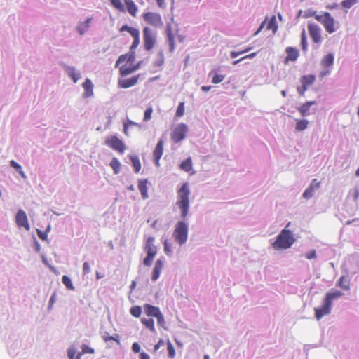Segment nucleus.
<instances>
[{
    "instance_id": "obj_1",
    "label": "nucleus",
    "mask_w": 359,
    "mask_h": 359,
    "mask_svg": "<svg viewBox=\"0 0 359 359\" xmlns=\"http://www.w3.org/2000/svg\"><path fill=\"white\" fill-rule=\"evenodd\" d=\"M121 32L127 31L133 38V41L130 46V52L119 56L116 62L115 67H119V74L122 76H126L132 74L140 68V62L134 65L135 59V52L133 51L140 44V32L137 29L129 27L127 25L122 26L119 30Z\"/></svg>"
},
{
    "instance_id": "obj_2",
    "label": "nucleus",
    "mask_w": 359,
    "mask_h": 359,
    "mask_svg": "<svg viewBox=\"0 0 359 359\" xmlns=\"http://www.w3.org/2000/svg\"><path fill=\"white\" fill-rule=\"evenodd\" d=\"M290 222L278 235L276 240L272 243V247L276 250H286L290 248L295 242V238L291 231L287 229Z\"/></svg>"
},
{
    "instance_id": "obj_3",
    "label": "nucleus",
    "mask_w": 359,
    "mask_h": 359,
    "mask_svg": "<svg viewBox=\"0 0 359 359\" xmlns=\"http://www.w3.org/2000/svg\"><path fill=\"white\" fill-rule=\"evenodd\" d=\"M189 195L190 190L189 184L185 182L177 191V200L176 202V205L181 211V216L182 218H185L189 213Z\"/></svg>"
},
{
    "instance_id": "obj_4",
    "label": "nucleus",
    "mask_w": 359,
    "mask_h": 359,
    "mask_svg": "<svg viewBox=\"0 0 359 359\" xmlns=\"http://www.w3.org/2000/svg\"><path fill=\"white\" fill-rule=\"evenodd\" d=\"M315 19L320 22L325 31L329 34L335 32L339 27V25L328 12H324L321 15H315Z\"/></svg>"
},
{
    "instance_id": "obj_5",
    "label": "nucleus",
    "mask_w": 359,
    "mask_h": 359,
    "mask_svg": "<svg viewBox=\"0 0 359 359\" xmlns=\"http://www.w3.org/2000/svg\"><path fill=\"white\" fill-rule=\"evenodd\" d=\"M173 237L175 241L180 245H184L188 238V226L182 221L178 222L173 232Z\"/></svg>"
},
{
    "instance_id": "obj_6",
    "label": "nucleus",
    "mask_w": 359,
    "mask_h": 359,
    "mask_svg": "<svg viewBox=\"0 0 359 359\" xmlns=\"http://www.w3.org/2000/svg\"><path fill=\"white\" fill-rule=\"evenodd\" d=\"M154 238L150 236L147 238L144 250L147 252V257L144 259L143 263L145 266H149L151 265L154 258L157 252L156 247L154 244Z\"/></svg>"
},
{
    "instance_id": "obj_7",
    "label": "nucleus",
    "mask_w": 359,
    "mask_h": 359,
    "mask_svg": "<svg viewBox=\"0 0 359 359\" xmlns=\"http://www.w3.org/2000/svg\"><path fill=\"white\" fill-rule=\"evenodd\" d=\"M144 48L147 51L154 48L156 43V37L154 31L149 27H144L142 30Z\"/></svg>"
},
{
    "instance_id": "obj_8",
    "label": "nucleus",
    "mask_w": 359,
    "mask_h": 359,
    "mask_svg": "<svg viewBox=\"0 0 359 359\" xmlns=\"http://www.w3.org/2000/svg\"><path fill=\"white\" fill-rule=\"evenodd\" d=\"M334 55L331 53H327L322 58L320 65L324 69L319 72V77L323 79L330 74L331 67L334 64Z\"/></svg>"
},
{
    "instance_id": "obj_9",
    "label": "nucleus",
    "mask_w": 359,
    "mask_h": 359,
    "mask_svg": "<svg viewBox=\"0 0 359 359\" xmlns=\"http://www.w3.org/2000/svg\"><path fill=\"white\" fill-rule=\"evenodd\" d=\"M104 143L107 146L120 154H123L126 149L123 142L115 135L107 137Z\"/></svg>"
},
{
    "instance_id": "obj_10",
    "label": "nucleus",
    "mask_w": 359,
    "mask_h": 359,
    "mask_svg": "<svg viewBox=\"0 0 359 359\" xmlns=\"http://www.w3.org/2000/svg\"><path fill=\"white\" fill-rule=\"evenodd\" d=\"M308 32L314 43L320 44L322 42L321 29L320 27L314 23H309Z\"/></svg>"
},
{
    "instance_id": "obj_11",
    "label": "nucleus",
    "mask_w": 359,
    "mask_h": 359,
    "mask_svg": "<svg viewBox=\"0 0 359 359\" xmlns=\"http://www.w3.org/2000/svg\"><path fill=\"white\" fill-rule=\"evenodd\" d=\"M315 80L316 76L313 74L302 76L300 79L302 86L297 87V91L299 94L301 96H303L304 95L305 91L307 90L308 88L313 84Z\"/></svg>"
},
{
    "instance_id": "obj_12",
    "label": "nucleus",
    "mask_w": 359,
    "mask_h": 359,
    "mask_svg": "<svg viewBox=\"0 0 359 359\" xmlns=\"http://www.w3.org/2000/svg\"><path fill=\"white\" fill-rule=\"evenodd\" d=\"M144 20L154 27L161 26L162 22V18L159 13L154 12H147L142 15Z\"/></svg>"
},
{
    "instance_id": "obj_13",
    "label": "nucleus",
    "mask_w": 359,
    "mask_h": 359,
    "mask_svg": "<svg viewBox=\"0 0 359 359\" xmlns=\"http://www.w3.org/2000/svg\"><path fill=\"white\" fill-rule=\"evenodd\" d=\"M187 131V128L185 124H180L176 127L172 134V139L175 142H179L182 140Z\"/></svg>"
},
{
    "instance_id": "obj_14",
    "label": "nucleus",
    "mask_w": 359,
    "mask_h": 359,
    "mask_svg": "<svg viewBox=\"0 0 359 359\" xmlns=\"http://www.w3.org/2000/svg\"><path fill=\"white\" fill-rule=\"evenodd\" d=\"M15 222L18 227L25 228L27 231L30 229L28 222L27 217L25 212L22 210H19L15 217Z\"/></svg>"
},
{
    "instance_id": "obj_15",
    "label": "nucleus",
    "mask_w": 359,
    "mask_h": 359,
    "mask_svg": "<svg viewBox=\"0 0 359 359\" xmlns=\"http://www.w3.org/2000/svg\"><path fill=\"white\" fill-rule=\"evenodd\" d=\"M140 75L133 76L130 78H121L118 81V86L121 88H128L134 86L137 83Z\"/></svg>"
},
{
    "instance_id": "obj_16",
    "label": "nucleus",
    "mask_w": 359,
    "mask_h": 359,
    "mask_svg": "<svg viewBox=\"0 0 359 359\" xmlns=\"http://www.w3.org/2000/svg\"><path fill=\"white\" fill-rule=\"evenodd\" d=\"M332 305L328 304L325 300H323V305L321 308H315V317L319 320L323 316L329 314L331 311Z\"/></svg>"
},
{
    "instance_id": "obj_17",
    "label": "nucleus",
    "mask_w": 359,
    "mask_h": 359,
    "mask_svg": "<svg viewBox=\"0 0 359 359\" xmlns=\"http://www.w3.org/2000/svg\"><path fill=\"white\" fill-rule=\"evenodd\" d=\"M286 57L285 58V63H287L290 61L294 62L296 61L299 56V52L298 49L296 48H293L291 46L287 47L285 48Z\"/></svg>"
},
{
    "instance_id": "obj_18",
    "label": "nucleus",
    "mask_w": 359,
    "mask_h": 359,
    "mask_svg": "<svg viewBox=\"0 0 359 359\" xmlns=\"http://www.w3.org/2000/svg\"><path fill=\"white\" fill-rule=\"evenodd\" d=\"M143 307L144 313L149 317L156 318L161 313L158 307L149 304H145Z\"/></svg>"
},
{
    "instance_id": "obj_19",
    "label": "nucleus",
    "mask_w": 359,
    "mask_h": 359,
    "mask_svg": "<svg viewBox=\"0 0 359 359\" xmlns=\"http://www.w3.org/2000/svg\"><path fill=\"white\" fill-rule=\"evenodd\" d=\"M163 267V262L161 259H157L155 262L152 271L151 280L156 281L160 276L161 272Z\"/></svg>"
},
{
    "instance_id": "obj_20",
    "label": "nucleus",
    "mask_w": 359,
    "mask_h": 359,
    "mask_svg": "<svg viewBox=\"0 0 359 359\" xmlns=\"http://www.w3.org/2000/svg\"><path fill=\"white\" fill-rule=\"evenodd\" d=\"M163 141L162 140H160L158 142V143L156 146V148L153 152V156L156 161V165L159 164V160L163 155Z\"/></svg>"
},
{
    "instance_id": "obj_21",
    "label": "nucleus",
    "mask_w": 359,
    "mask_h": 359,
    "mask_svg": "<svg viewBox=\"0 0 359 359\" xmlns=\"http://www.w3.org/2000/svg\"><path fill=\"white\" fill-rule=\"evenodd\" d=\"M343 293L337 290H332L326 294L324 300L328 302V304L332 305L333 300L341 297Z\"/></svg>"
},
{
    "instance_id": "obj_22",
    "label": "nucleus",
    "mask_w": 359,
    "mask_h": 359,
    "mask_svg": "<svg viewBox=\"0 0 359 359\" xmlns=\"http://www.w3.org/2000/svg\"><path fill=\"white\" fill-rule=\"evenodd\" d=\"M82 86L84 89V97H88L93 95V84L89 79H86Z\"/></svg>"
},
{
    "instance_id": "obj_23",
    "label": "nucleus",
    "mask_w": 359,
    "mask_h": 359,
    "mask_svg": "<svg viewBox=\"0 0 359 359\" xmlns=\"http://www.w3.org/2000/svg\"><path fill=\"white\" fill-rule=\"evenodd\" d=\"M126 11L133 16L135 17L137 13V6L133 0H124Z\"/></svg>"
},
{
    "instance_id": "obj_24",
    "label": "nucleus",
    "mask_w": 359,
    "mask_h": 359,
    "mask_svg": "<svg viewBox=\"0 0 359 359\" xmlns=\"http://www.w3.org/2000/svg\"><path fill=\"white\" fill-rule=\"evenodd\" d=\"M316 104V101H309L302 104L297 109L302 116H306L309 114V110L310 107Z\"/></svg>"
},
{
    "instance_id": "obj_25",
    "label": "nucleus",
    "mask_w": 359,
    "mask_h": 359,
    "mask_svg": "<svg viewBox=\"0 0 359 359\" xmlns=\"http://www.w3.org/2000/svg\"><path fill=\"white\" fill-rule=\"evenodd\" d=\"M336 285L344 290H349L350 289V280L348 277L342 276L337 280Z\"/></svg>"
},
{
    "instance_id": "obj_26",
    "label": "nucleus",
    "mask_w": 359,
    "mask_h": 359,
    "mask_svg": "<svg viewBox=\"0 0 359 359\" xmlns=\"http://www.w3.org/2000/svg\"><path fill=\"white\" fill-rule=\"evenodd\" d=\"M138 189L141 193L143 199H147L149 197L147 192V180H141L138 182Z\"/></svg>"
},
{
    "instance_id": "obj_27",
    "label": "nucleus",
    "mask_w": 359,
    "mask_h": 359,
    "mask_svg": "<svg viewBox=\"0 0 359 359\" xmlns=\"http://www.w3.org/2000/svg\"><path fill=\"white\" fill-rule=\"evenodd\" d=\"M213 75L212 78V83L214 84H217L221 83L225 78L224 74H217L215 71L212 70L210 72L209 76Z\"/></svg>"
},
{
    "instance_id": "obj_28",
    "label": "nucleus",
    "mask_w": 359,
    "mask_h": 359,
    "mask_svg": "<svg viewBox=\"0 0 359 359\" xmlns=\"http://www.w3.org/2000/svg\"><path fill=\"white\" fill-rule=\"evenodd\" d=\"M67 72L68 76L72 79L74 83H76L79 79L80 74L76 71L75 68L73 67H68Z\"/></svg>"
},
{
    "instance_id": "obj_29",
    "label": "nucleus",
    "mask_w": 359,
    "mask_h": 359,
    "mask_svg": "<svg viewBox=\"0 0 359 359\" xmlns=\"http://www.w3.org/2000/svg\"><path fill=\"white\" fill-rule=\"evenodd\" d=\"M91 18H88L85 22H81L77 28L78 32L80 34H83L86 30L88 29L90 24L91 22Z\"/></svg>"
},
{
    "instance_id": "obj_30",
    "label": "nucleus",
    "mask_w": 359,
    "mask_h": 359,
    "mask_svg": "<svg viewBox=\"0 0 359 359\" xmlns=\"http://www.w3.org/2000/svg\"><path fill=\"white\" fill-rule=\"evenodd\" d=\"M142 323L148 329H149L151 332H154L156 331L154 327V321L152 318L147 319L145 318H141Z\"/></svg>"
},
{
    "instance_id": "obj_31",
    "label": "nucleus",
    "mask_w": 359,
    "mask_h": 359,
    "mask_svg": "<svg viewBox=\"0 0 359 359\" xmlns=\"http://www.w3.org/2000/svg\"><path fill=\"white\" fill-rule=\"evenodd\" d=\"M109 165L113 169L114 174H118L120 172L121 164L116 158H113Z\"/></svg>"
},
{
    "instance_id": "obj_32",
    "label": "nucleus",
    "mask_w": 359,
    "mask_h": 359,
    "mask_svg": "<svg viewBox=\"0 0 359 359\" xmlns=\"http://www.w3.org/2000/svg\"><path fill=\"white\" fill-rule=\"evenodd\" d=\"M111 6L119 12H126V8L121 0H109Z\"/></svg>"
},
{
    "instance_id": "obj_33",
    "label": "nucleus",
    "mask_w": 359,
    "mask_h": 359,
    "mask_svg": "<svg viewBox=\"0 0 359 359\" xmlns=\"http://www.w3.org/2000/svg\"><path fill=\"white\" fill-rule=\"evenodd\" d=\"M130 161L132 162V165L134 168L135 172H136V173L139 172L141 169V163L139 160L138 156H130Z\"/></svg>"
},
{
    "instance_id": "obj_34",
    "label": "nucleus",
    "mask_w": 359,
    "mask_h": 359,
    "mask_svg": "<svg viewBox=\"0 0 359 359\" xmlns=\"http://www.w3.org/2000/svg\"><path fill=\"white\" fill-rule=\"evenodd\" d=\"M301 46L302 49L304 52H307L308 50V42L306 38V34L304 29H302L301 33Z\"/></svg>"
},
{
    "instance_id": "obj_35",
    "label": "nucleus",
    "mask_w": 359,
    "mask_h": 359,
    "mask_svg": "<svg viewBox=\"0 0 359 359\" xmlns=\"http://www.w3.org/2000/svg\"><path fill=\"white\" fill-rule=\"evenodd\" d=\"M309 124V121L306 119L297 120L295 128L298 131L305 130Z\"/></svg>"
},
{
    "instance_id": "obj_36",
    "label": "nucleus",
    "mask_w": 359,
    "mask_h": 359,
    "mask_svg": "<svg viewBox=\"0 0 359 359\" xmlns=\"http://www.w3.org/2000/svg\"><path fill=\"white\" fill-rule=\"evenodd\" d=\"M358 3V0H343L341 3V6L347 13L348 10Z\"/></svg>"
},
{
    "instance_id": "obj_37",
    "label": "nucleus",
    "mask_w": 359,
    "mask_h": 359,
    "mask_svg": "<svg viewBox=\"0 0 359 359\" xmlns=\"http://www.w3.org/2000/svg\"><path fill=\"white\" fill-rule=\"evenodd\" d=\"M180 168L182 170L189 172L192 169V162L190 158H188L187 159L184 160L182 162L180 165Z\"/></svg>"
},
{
    "instance_id": "obj_38",
    "label": "nucleus",
    "mask_w": 359,
    "mask_h": 359,
    "mask_svg": "<svg viewBox=\"0 0 359 359\" xmlns=\"http://www.w3.org/2000/svg\"><path fill=\"white\" fill-rule=\"evenodd\" d=\"M62 282L65 285V286L67 287V289L69 290H74V287L72 283L71 279L67 276H63L62 278Z\"/></svg>"
},
{
    "instance_id": "obj_39",
    "label": "nucleus",
    "mask_w": 359,
    "mask_h": 359,
    "mask_svg": "<svg viewBox=\"0 0 359 359\" xmlns=\"http://www.w3.org/2000/svg\"><path fill=\"white\" fill-rule=\"evenodd\" d=\"M130 313L133 316L139 318L142 313V309L139 306H133L130 310Z\"/></svg>"
},
{
    "instance_id": "obj_40",
    "label": "nucleus",
    "mask_w": 359,
    "mask_h": 359,
    "mask_svg": "<svg viewBox=\"0 0 359 359\" xmlns=\"http://www.w3.org/2000/svg\"><path fill=\"white\" fill-rule=\"evenodd\" d=\"M10 165H11V167L15 168L20 173V175L22 177H25V173L22 171V167H21V165L20 164H18L15 161L12 160V161H10Z\"/></svg>"
},
{
    "instance_id": "obj_41",
    "label": "nucleus",
    "mask_w": 359,
    "mask_h": 359,
    "mask_svg": "<svg viewBox=\"0 0 359 359\" xmlns=\"http://www.w3.org/2000/svg\"><path fill=\"white\" fill-rule=\"evenodd\" d=\"M315 190H313L312 186H309V187L304 191L303 193V197L306 199H309L313 196Z\"/></svg>"
},
{
    "instance_id": "obj_42",
    "label": "nucleus",
    "mask_w": 359,
    "mask_h": 359,
    "mask_svg": "<svg viewBox=\"0 0 359 359\" xmlns=\"http://www.w3.org/2000/svg\"><path fill=\"white\" fill-rule=\"evenodd\" d=\"M167 350L168 356L171 358H173L175 356V349L173 345L170 343V341H168V343Z\"/></svg>"
},
{
    "instance_id": "obj_43",
    "label": "nucleus",
    "mask_w": 359,
    "mask_h": 359,
    "mask_svg": "<svg viewBox=\"0 0 359 359\" xmlns=\"http://www.w3.org/2000/svg\"><path fill=\"white\" fill-rule=\"evenodd\" d=\"M184 103L180 102L177 107L175 115L177 117H181L184 115Z\"/></svg>"
},
{
    "instance_id": "obj_44",
    "label": "nucleus",
    "mask_w": 359,
    "mask_h": 359,
    "mask_svg": "<svg viewBox=\"0 0 359 359\" xmlns=\"http://www.w3.org/2000/svg\"><path fill=\"white\" fill-rule=\"evenodd\" d=\"M153 112V109L151 107H148L144 114V121H148L151 118V114Z\"/></svg>"
},
{
    "instance_id": "obj_45",
    "label": "nucleus",
    "mask_w": 359,
    "mask_h": 359,
    "mask_svg": "<svg viewBox=\"0 0 359 359\" xmlns=\"http://www.w3.org/2000/svg\"><path fill=\"white\" fill-rule=\"evenodd\" d=\"M251 49H252V47H248L247 48H245V50H241V51H238V52L237 51H232L230 53V56H231V58H236L238 55L250 51Z\"/></svg>"
},
{
    "instance_id": "obj_46",
    "label": "nucleus",
    "mask_w": 359,
    "mask_h": 359,
    "mask_svg": "<svg viewBox=\"0 0 359 359\" xmlns=\"http://www.w3.org/2000/svg\"><path fill=\"white\" fill-rule=\"evenodd\" d=\"M136 123L130 120H128L125 123L123 126V133L126 135H128V129L130 126H135Z\"/></svg>"
},
{
    "instance_id": "obj_47",
    "label": "nucleus",
    "mask_w": 359,
    "mask_h": 359,
    "mask_svg": "<svg viewBox=\"0 0 359 359\" xmlns=\"http://www.w3.org/2000/svg\"><path fill=\"white\" fill-rule=\"evenodd\" d=\"M163 245H164V251H165V254L169 256L171 255V253H172L171 247L167 240H165L164 241Z\"/></svg>"
},
{
    "instance_id": "obj_48",
    "label": "nucleus",
    "mask_w": 359,
    "mask_h": 359,
    "mask_svg": "<svg viewBox=\"0 0 359 359\" xmlns=\"http://www.w3.org/2000/svg\"><path fill=\"white\" fill-rule=\"evenodd\" d=\"M257 55V53L255 52V53H252L249 55H247L241 58H240L239 60H235L233 61V65H237L238 62H240L241 61L245 60V59H247V58H253L254 57H255V55Z\"/></svg>"
},
{
    "instance_id": "obj_49",
    "label": "nucleus",
    "mask_w": 359,
    "mask_h": 359,
    "mask_svg": "<svg viewBox=\"0 0 359 359\" xmlns=\"http://www.w3.org/2000/svg\"><path fill=\"white\" fill-rule=\"evenodd\" d=\"M103 339L105 342H107L109 341H115L118 344H119V339H118V335H116L115 337L114 336H105L103 337Z\"/></svg>"
},
{
    "instance_id": "obj_50",
    "label": "nucleus",
    "mask_w": 359,
    "mask_h": 359,
    "mask_svg": "<svg viewBox=\"0 0 359 359\" xmlns=\"http://www.w3.org/2000/svg\"><path fill=\"white\" fill-rule=\"evenodd\" d=\"M156 319H157L158 324L161 327H164L165 322V319H164V317H163L162 313L158 314V316L156 317Z\"/></svg>"
},
{
    "instance_id": "obj_51",
    "label": "nucleus",
    "mask_w": 359,
    "mask_h": 359,
    "mask_svg": "<svg viewBox=\"0 0 359 359\" xmlns=\"http://www.w3.org/2000/svg\"><path fill=\"white\" fill-rule=\"evenodd\" d=\"M82 353L91 354L94 353V350L92 348L88 346L87 345H83Z\"/></svg>"
},
{
    "instance_id": "obj_52",
    "label": "nucleus",
    "mask_w": 359,
    "mask_h": 359,
    "mask_svg": "<svg viewBox=\"0 0 359 359\" xmlns=\"http://www.w3.org/2000/svg\"><path fill=\"white\" fill-rule=\"evenodd\" d=\"M36 232H37V235L40 239H41V240L47 239V233L46 232H43L39 229H37Z\"/></svg>"
},
{
    "instance_id": "obj_53",
    "label": "nucleus",
    "mask_w": 359,
    "mask_h": 359,
    "mask_svg": "<svg viewBox=\"0 0 359 359\" xmlns=\"http://www.w3.org/2000/svg\"><path fill=\"white\" fill-rule=\"evenodd\" d=\"M316 255L315 250H313L311 252H309L305 255V257L308 259H314V258H316Z\"/></svg>"
},
{
    "instance_id": "obj_54",
    "label": "nucleus",
    "mask_w": 359,
    "mask_h": 359,
    "mask_svg": "<svg viewBox=\"0 0 359 359\" xmlns=\"http://www.w3.org/2000/svg\"><path fill=\"white\" fill-rule=\"evenodd\" d=\"M83 271L84 274H87L90 271V266L88 262H86L83 264Z\"/></svg>"
},
{
    "instance_id": "obj_55",
    "label": "nucleus",
    "mask_w": 359,
    "mask_h": 359,
    "mask_svg": "<svg viewBox=\"0 0 359 359\" xmlns=\"http://www.w3.org/2000/svg\"><path fill=\"white\" fill-rule=\"evenodd\" d=\"M320 182H318L316 179H314L309 186H312L313 190H316L320 187Z\"/></svg>"
},
{
    "instance_id": "obj_56",
    "label": "nucleus",
    "mask_w": 359,
    "mask_h": 359,
    "mask_svg": "<svg viewBox=\"0 0 359 359\" xmlns=\"http://www.w3.org/2000/svg\"><path fill=\"white\" fill-rule=\"evenodd\" d=\"M132 350L134 353H139L140 351V346L138 343L135 342L132 345Z\"/></svg>"
},
{
    "instance_id": "obj_57",
    "label": "nucleus",
    "mask_w": 359,
    "mask_h": 359,
    "mask_svg": "<svg viewBox=\"0 0 359 359\" xmlns=\"http://www.w3.org/2000/svg\"><path fill=\"white\" fill-rule=\"evenodd\" d=\"M167 39L168 42L175 41V36L170 29L167 31Z\"/></svg>"
},
{
    "instance_id": "obj_58",
    "label": "nucleus",
    "mask_w": 359,
    "mask_h": 359,
    "mask_svg": "<svg viewBox=\"0 0 359 359\" xmlns=\"http://www.w3.org/2000/svg\"><path fill=\"white\" fill-rule=\"evenodd\" d=\"M164 344V341L163 339H160L158 342L154 346V351H157L161 346Z\"/></svg>"
},
{
    "instance_id": "obj_59",
    "label": "nucleus",
    "mask_w": 359,
    "mask_h": 359,
    "mask_svg": "<svg viewBox=\"0 0 359 359\" xmlns=\"http://www.w3.org/2000/svg\"><path fill=\"white\" fill-rule=\"evenodd\" d=\"M159 55H160V60L156 62L157 66H161L164 62V58H163V53H160Z\"/></svg>"
},
{
    "instance_id": "obj_60",
    "label": "nucleus",
    "mask_w": 359,
    "mask_h": 359,
    "mask_svg": "<svg viewBox=\"0 0 359 359\" xmlns=\"http://www.w3.org/2000/svg\"><path fill=\"white\" fill-rule=\"evenodd\" d=\"M274 20H275V18L274 17L273 18V19H271L269 22L268 23L267 25V29H273V27L274 25Z\"/></svg>"
},
{
    "instance_id": "obj_61",
    "label": "nucleus",
    "mask_w": 359,
    "mask_h": 359,
    "mask_svg": "<svg viewBox=\"0 0 359 359\" xmlns=\"http://www.w3.org/2000/svg\"><path fill=\"white\" fill-rule=\"evenodd\" d=\"M140 359H150V357L147 353L142 352L140 354Z\"/></svg>"
},
{
    "instance_id": "obj_62",
    "label": "nucleus",
    "mask_w": 359,
    "mask_h": 359,
    "mask_svg": "<svg viewBox=\"0 0 359 359\" xmlns=\"http://www.w3.org/2000/svg\"><path fill=\"white\" fill-rule=\"evenodd\" d=\"M169 47H170V51L173 52L175 47V41H171L168 42Z\"/></svg>"
},
{
    "instance_id": "obj_63",
    "label": "nucleus",
    "mask_w": 359,
    "mask_h": 359,
    "mask_svg": "<svg viewBox=\"0 0 359 359\" xmlns=\"http://www.w3.org/2000/svg\"><path fill=\"white\" fill-rule=\"evenodd\" d=\"M55 293L53 294L50 299V302H49V304H50V306H51L54 302H55Z\"/></svg>"
},
{
    "instance_id": "obj_64",
    "label": "nucleus",
    "mask_w": 359,
    "mask_h": 359,
    "mask_svg": "<svg viewBox=\"0 0 359 359\" xmlns=\"http://www.w3.org/2000/svg\"><path fill=\"white\" fill-rule=\"evenodd\" d=\"M68 356H69V359H74V352L72 351H69Z\"/></svg>"
}]
</instances>
